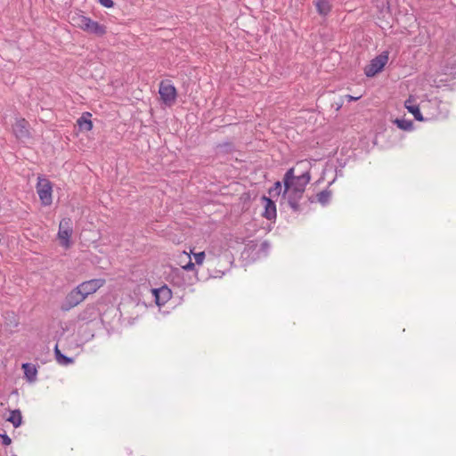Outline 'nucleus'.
<instances>
[{
	"instance_id": "nucleus-1",
	"label": "nucleus",
	"mask_w": 456,
	"mask_h": 456,
	"mask_svg": "<svg viewBox=\"0 0 456 456\" xmlns=\"http://www.w3.org/2000/svg\"><path fill=\"white\" fill-rule=\"evenodd\" d=\"M310 182L309 172H305L300 175H294V168H289L284 175V193H288L290 198H299L304 192L305 186Z\"/></svg>"
},
{
	"instance_id": "nucleus-2",
	"label": "nucleus",
	"mask_w": 456,
	"mask_h": 456,
	"mask_svg": "<svg viewBox=\"0 0 456 456\" xmlns=\"http://www.w3.org/2000/svg\"><path fill=\"white\" fill-rule=\"evenodd\" d=\"M70 23L83 31L102 37L107 33V28L81 12H74L70 16Z\"/></svg>"
},
{
	"instance_id": "nucleus-3",
	"label": "nucleus",
	"mask_w": 456,
	"mask_h": 456,
	"mask_svg": "<svg viewBox=\"0 0 456 456\" xmlns=\"http://www.w3.org/2000/svg\"><path fill=\"white\" fill-rule=\"evenodd\" d=\"M72 234H73V224H72L71 218H69V217L62 218L59 224L57 238L59 240L60 245L63 248L69 249L71 247Z\"/></svg>"
},
{
	"instance_id": "nucleus-4",
	"label": "nucleus",
	"mask_w": 456,
	"mask_h": 456,
	"mask_svg": "<svg viewBox=\"0 0 456 456\" xmlns=\"http://www.w3.org/2000/svg\"><path fill=\"white\" fill-rule=\"evenodd\" d=\"M36 189L41 204L50 206L53 203V183L47 178L39 176Z\"/></svg>"
},
{
	"instance_id": "nucleus-5",
	"label": "nucleus",
	"mask_w": 456,
	"mask_h": 456,
	"mask_svg": "<svg viewBox=\"0 0 456 456\" xmlns=\"http://www.w3.org/2000/svg\"><path fill=\"white\" fill-rule=\"evenodd\" d=\"M388 58L389 53L387 51L373 58L364 68V74L366 77H372L381 72L387 65Z\"/></svg>"
},
{
	"instance_id": "nucleus-6",
	"label": "nucleus",
	"mask_w": 456,
	"mask_h": 456,
	"mask_svg": "<svg viewBox=\"0 0 456 456\" xmlns=\"http://www.w3.org/2000/svg\"><path fill=\"white\" fill-rule=\"evenodd\" d=\"M159 94L161 101L167 106H172L177 98V91L170 80H163L159 84Z\"/></svg>"
},
{
	"instance_id": "nucleus-7",
	"label": "nucleus",
	"mask_w": 456,
	"mask_h": 456,
	"mask_svg": "<svg viewBox=\"0 0 456 456\" xmlns=\"http://www.w3.org/2000/svg\"><path fill=\"white\" fill-rule=\"evenodd\" d=\"M106 283L103 278H95L88 281H85L78 284L77 288L82 293V296L86 299L89 296L96 293Z\"/></svg>"
},
{
	"instance_id": "nucleus-8",
	"label": "nucleus",
	"mask_w": 456,
	"mask_h": 456,
	"mask_svg": "<svg viewBox=\"0 0 456 456\" xmlns=\"http://www.w3.org/2000/svg\"><path fill=\"white\" fill-rule=\"evenodd\" d=\"M86 299L82 296V293L77 287H75L66 295L63 302L61 305V310L63 312H69L80 305Z\"/></svg>"
},
{
	"instance_id": "nucleus-9",
	"label": "nucleus",
	"mask_w": 456,
	"mask_h": 456,
	"mask_svg": "<svg viewBox=\"0 0 456 456\" xmlns=\"http://www.w3.org/2000/svg\"><path fill=\"white\" fill-rule=\"evenodd\" d=\"M13 135L18 140L28 139L31 136L29 131V123L24 118H16L12 126Z\"/></svg>"
},
{
	"instance_id": "nucleus-10",
	"label": "nucleus",
	"mask_w": 456,
	"mask_h": 456,
	"mask_svg": "<svg viewBox=\"0 0 456 456\" xmlns=\"http://www.w3.org/2000/svg\"><path fill=\"white\" fill-rule=\"evenodd\" d=\"M152 295L155 298V303L159 306L164 305L167 302H168L172 297V291L171 289L164 285L158 289H153L151 290Z\"/></svg>"
},
{
	"instance_id": "nucleus-11",
	"label": "nucleus",
	"mask_w": 456,
	"mask_h": 456,
	"mask_svg": "<svg viewBox=\"0 0 456 456\" xmlns=\"http://www.w3.org/2000/svg\"><path fill=\"white\" fill-rule=\"evenodd\" d=\"M261 201L264 206L263 216L268 220L275 219L277 214L275 203L266 196H263Z\"/></svg>"
},
{
	"instance_id": "nucleus-12",
	"label": "nucleus",
	"mask_w": 456,
	"mask_h": 456,
	"mask_svg": "<svg viewBox=\"0 0 456 456\" xmlns=\"http://www.w3.org/2000/svg\"><path fill=\"white\" fill-rule=\"evenodd\" d=\"M404 107L407 110L413 115L416 120L423 121L424 118L420 112L419 105L415 103V99L412 96H410L404 102Z\"/></svg>"
},
{
	"instance_id": "nucleus-13",
	"label": "nucleus",
	"mask_w": 456,
	"mask_h": 456,
	"mask_svg": "<svg viewBox=\"0 0 456 456\" xmlns=\"http://www.w3.org/2000/svg\"><path fill=\"white\" fill-rule=\"evenodd\" d=\"M92 114L90 112H84L82 116L77 120V123L81 130L91 131L94 127L93 121L91 120Z\"/></svg>"
},
{
	"instance_id": "nucleus-14",
	"label": "nucleus",
	"mask_w": 456,
	"mask_h": 456,
	"mask_svg": "<svg viewBox=\"0 0 456 456\" xmlns=\"http://www.w3.org/2000/svg\"><path fill=\"white\" fill-rule=\"evenodd\" d=\"M178 264L183 269L186 271H192L194 269L195 264L191 262L190 253L185 251L182 252L178 256Z\"/></svg>"
},
{
	"instance_id": "nucleus-15",
	"label": "nucleus",
	"mask_w": 456,
	"mask_h": 456,
	"mask_svg": "<svg viewBox=\"0 0 456 456\" xmlns=\"http://www.w3.org/2000/svg\"><path fill=\"white\" fill-rule=\"evenodd\" d=\"M22 370H24L26 379L29 382H33L36 380L37 370L35 365L31 363H23Z\"/></svg>"
},
{
	"instance_id": "nucleus-16",
	"label": "nucleus",
	"mask_w": 456,
	"mask_h": 456,
	"mask_svg": "<svg viewBox=\"0 0 456 456\" xmlns=\"http://www.w3.org/2000/svg\"><path fill=\"white\" fill-rule=\"evenodd\" d=\"M315 6L321 15H327L331 10V5L328 0H317Z\"/></svg>"
},
{
	"instance_id": "nucleus-17",
	"label": "nucleus",
	"mask_w": 456,
	"mask_h": 456,
	"mask_svg": "<svg viewBox=\"0 0 456 456\" xmlns=\"http://www.w3.org/2000/svg\"><path fill=\"white\" fill-rule=\"evenodd\" d=\"M21 413L19 410L12 411L9 418L7 419V420L12 423L15 428L21 424Z\"/></svg>"
},
{
	"instance_id": "nucleus-18",
	"label": "nucleus",
	"mask_w": 456,
	"mask_h": 456,
	"mask_svg": "<svg viewBox=\"0 0 456 456\" xmlns=\"http://www.w3.org/2000/svg\"><path fill=\"white\" fill-rule=\"evenodd\" d=\"M394 123L396 124L400 129L404 131H410L413 127V123L411 120L396 118Z\"/></svg>"
},
{
	"instance_id": "nucleus-19",
	"label": "nucleus",
	"mask_w": 456,
	"mask_h": 456,
	"mask_svg": "<svg viewBox=\"0 0 456 456\" xmlns=\"http://www.w3.org/2000/svg\"><path fill=\"white\" fill-rule=\"evenodd\" d=\"M55 354H56V359L59 363L67 365V364H69L72 362V359L68 358V357L64 356L63 354H61V351L58 349L57 346L55 347Z\"/></svg>"
},
{
	"instance_id": "nucleus-20",
	"label": "nucleus",
	"mask_w": 456,
	"mask_h": 456,
	"mask_svg": "<svg viewBox=\"0 0 456 456\" xmlns=\"http://www.w3.org/2000/svg\"><path fill=\"white\" fill-rule=\"evenodd\" d=\"M281 191H282L281 183V182H276L274 183L273 187H272L270 189L269 193L272 194L273 196L280 195L281 193Z\"/></svg>"
},
{
	"instance_id": "nucleus-21",
	"label": "nucleus",
	"mask_w": 456,
	"mask_h": 456,
	"mask_svg": "<svg viewBox=\"0 0 456 456\" xmlns=\"http://www.w3.org/2000/svg\"><path fill=\"white\" fill-rule=\"evenodd\" d=\"M330 193L326 191H322L317 194V200L319 202L325 204L330 199Z\"/></svg>"
},
{
	"instance_id": "nucleus-22",
	"label": "nucleus",
	"mask_w": 456,
	"mask_h": 456,
	"mask_svg": "<svg viewBox=\"0 0 456 456\" xmlns=\"http://www.w3.org/2000/svg\"><path fill=\"white\" fill-rule=\"evenodd\" d=\"M193 256L195 259V263L199 265H201L205 260L206 254L204 251H202V252H199V253H194Z\"/></svg>"
},
{
	"instance_id": "nucleus-23",
	"label": "nucleus",
	"mask_w": 456,
	"mask_h": 456,
	"mask_svg": "<svg viewBox=\"0 0 456 456\" xmlns=\"http://www.w3.org/2000/svg\"><path fill=\"white\" fill-rule=\"evenodd\" d=\"M98 2L106 8H112L114 6L112 0H98Z\"/></svg>"
},
{
	"instance_id": "nucleus-24",
	"label": "nucleus",
	"mask_w": 456,
	"mask_h": 456,
	"mask_svg": "<svg viewBox=\"0 0 456 456\" xmlns=\"http://www.w3.org/2000/svg\"><path fill=\"white\" fill-rule=\"evenodd\" d=\"M0 438L4 445H10L12 444V439L6 434H0Z\"/></svg>"
},
{
	"instance_id": "nucleus-25",
	"label": "nucleus",
	"mask_w": 456,
	"mask_h": 456,
	"mask_svg": "<svg viewBox=\"0 0 456 456\" xmlns=\"http://www.w3.org/2000/svg\"><path fill=\"white\" fill-rule=\"evenodd\" d=\"M362 97V95H359V96H352V95H346V98L351 102V101H357L359 100L360 98Z\"/></svg>"
},
{
	"instance_id": "nucleus-26",
	"label": "nucleus",
	"mask_w": 456,
	"mask_h": 456,
	"mask_svg": "<svg viewBox=\"0 0 456 456\" xmlns=\"http://www.w3.org/2000/svg\"><path fill=\"white\" fill-rule=\"evenodd\" d=\"M208 253L209 256H216V254L214 252V248L208 249Z\"/></svg>"
}]
</instances>
